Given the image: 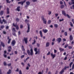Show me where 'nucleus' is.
Listing matches in <instances>:
<instances>
[{
	"label": "nucleus",
	"instance_id": "nucleus-1",
	"mask_svg": "<svg viewBox=\"0 0 74 74\" xmlns=\"http://www.w3.org/2000/svg\"><path fill=\"white\" fill-rule=\"evenodd\" d=\"M34 51L36 52L35 53V55H37L38 53V55L40 54V49H38V51H37V48H34Z\"/></svg>",
	"mask_w": 74,
	"mask_h": 74
},
{
	"label": "nucleus",
	"instance_id": "nucleus-2",
	"mask_svg": "<svg viewBox=\"0 0 74 74\" xmlns=\"http://www.w3.org/2000/svg\"><path fill=\"white\" fill-rule=\"evenodd\" d=\"M62 14H63V15H64V16H67L68 18H70V16H69V14H67L66 15V12H65V11H64L62 10Z\"/></svg>",
	"mask_w": 74,
	"mask_h": 74
},
{
	"label": "nucleus",
	"instance_id": "nucleus-3",
	"mask_svg": "<svg viewBox=\"0 0 74 74\" xmlns=\"http://www.w3.org/2000/svg\"><path fill=\"white\" fill-rule=\"evenodd\" d=\"M30 51L31 52V53L30 52V51L29 50H28L27 51V52L29 55H33V49H31L30 50Z\"/></svg>",
	"mask_w": 74,
	"mask_h": 74
},
{
	"label": "nucleus",
	"instance_id": "nucleus-4",
	"mask_svg": "<svg viewBox=\"0 0 74 74\" xmlns=\"http://www.w3.org/2000/svg\"><path fill=\"white\" fill-rule=\"evenodd\" d=\"M27 25L28 26V29L27 31V33H28V32H29L30 31V25H29V24L27 23Z\"/></svg>",
	"mask_w": 74,
	"mask_h": 74
},
{
	"label": "nucleus",
	"instance_id": "nucleus-5",
	"mask_svg": "<svg viewBox=\"0 0 74 74\" xmlns=\"http://www.w3.org/2000/svg\"><path fill=\"white\" fill-rule=\"evenodd\" d=\"M15 43H16L15 41V40H13L12 41L11 44L12 45V46H14L15 45Z\"/></svg>",
	"mask_w": 74,
	"mask_h": 74
},
{
	"label": "nucleus",
	"instance_id": "nucleus-6",
	"mask_svg": "<svg viewBox=\"0 0 74 74\" xmlns=\"http://www.w3.org/2000/svg\"><path fill=\"white\" fill-rule=\"evenodd\" d=\"M13 26L14 27H15L17 30H18V29H19V27H18V25L14 24V23H13Z\"/></svg>",
	"mask_w": 74,
	"mask_h": 74
},
{
	"label": "nucleus",
	"instance_id": "nucleus-7",
	"mask_svg": "<svg viewBox=\"0 0 74 74\" xmlns=\"http://www.w3.org/2000/svg\"><path fill=\"white\" fill-rule=\"evenodd\" d=\"M24 39L25 44H27V38H24Z\"/></svg>",
	"mask_w": 74,
	"mask_h": 74
},
{
	"label": "nucleus",
	"instance_id": "nucleus-8",
	"mask_svg": "<svg viewBox=\"0 0 74 74\" xmlns=\"http://www.w3.org/2000/svg\"><path fill=\"white\" fill-rule=\"evenodd\" d=\"M56 41H58V42H60V41H62V39H61V38H58L57 39Z\"/></svg>",
	"mask_w": 74,
	"mask_h": 74
},
{
	"label": "nucleus",
	"instance_id": "nucleus-9",
	"mask_svg": "<svg viewBox=\"0 0 74 74\" xmlns=\"http://www.w3.org/2000/svg\"><path fill=\"white\" fill-rule=\"evenodd\" d=\"M51 57H52V59H54L55 58V56H56V55L53 54L52 53H51Z\"/></svg>",
	"mask_w": 74,
	"mask_h": 74
},
{
	"label": "nucleus",
	"instance_id": "nucleus-10",
	"mask_svg": "<svg viewBox=\"0 0 74 74\" xmlns=\"http://www.w3.org/2000/svg\"><path fill=\"white\" fill-rule=\"evenodd\" d=\"M42 31L44 33H46L48 32V30L46 29H43L42 30Z\"/></svg>",
	"mask_w": 74,
	"mask_h": 74
},
{
	"label": "nucleus",
	"instance_id": "nucleus-11",
	"mask_svg": "<svg viewBox=\"0 0 74 74\" xmlns=\"http://www.w3.org/2000/svg\"><path fill=\"white\" fill-rule=\"evenodd\" d=\"M30 2H29V1H27L26 2V4H27V5H25V7H27V5H29V4H30Z\"/></svg>",
	"mask_w": 74,
	"mask_h": 74
},
{
	"label": "nucleus",
	"instance_id": "nucleus-12",
	"mask_svg": "<svg viewBox=\"0 0 74 74\" xmlns=\"http://www.w3.org/2000/svg\"><path fill=\"white\" fill-rule=\"evenodd\" d=\"M40 36H41V37H42V31H40L39 32Z\"/></svg>",
	"mask_w": 74,
	"mask_h": 74
},
{
	"label": "nucleus",
	"instance_id": "nucleus-13",
	"mask_svg": "<svg viewBox=\"0 0 74 74\" xmlns=\"http://www.w3.org/2000/svg\"><path fill=\"white\" fill-rule=\"evenodd\" d=\"M18 4H21V5H23V2L22 1L19 2H18Z\"/></svg>",
	"mask_w": 74,
	"mask_h": 74
},
{
	"label": "nucleus",
	"instance_id": "nucleus-14",
	"mask_svg": "<svg viewBox=\"0 0 74 74\" xmlns=\"http://www.w3.org/2000/svg\"><path fill=\"white\" fill-rule=\"evenodd\" d=\"M64 71V69H62L61 71L60 72V74H62L63 73Z\"/></svg>",
	"mask_w": 74,
	"mask_h": 74
},
{
	"label": "nucleus",
	"instance_id": "nucleus-15",
	"mask_svg": "<svg viewBox=\"0 0 74 74\" xmlns=\"http://www.w3.org/2000/svg\"><path fill=\"white\" fill-rule=\"evenodd\" d=\"M64 71V69H62L61 71L60 72V74H62L63 73Z\"/></svg>",
	"mask_w": 74,
	"mask_h": 74
},
{
	"label": "nucleus",
	"instance_id": "nucleus-16",
	"mask_svg": "<svg viewBox=\"0 0 74 74\" xmlns=\"http://www.w3.org/2000/svg\"><path fill=\"white\" fill-rule=\"evenodd\" d=\"M43 21V23L44 24H47V20L46 19H45V20H44Z\"/></svg>",
	"mask_w": 74,
	"mask_h": 74
},
{
	"label": "nucleus",
	"instance_id": "nucleus-17",
	"mask_svg": "<svg viewBox=\"0 0 74 74\" xmlns=\"http://www.w3.org/2000/svg\"><path fill=\"white\" fill-rule=\"evenodd\" d=\"M59 50H60V52H62V51H64V49L61 47H60L59 48Z\"/></svg>",
	"mask_w": 74,
	"mask_h": 74
},
{
	"label": "nucleus",
	"instance_id": "nucleus-18",
	"mask_svg": "<svg viewBox=\"0 0 74 74\" xmlns=\"http://www.w3.org/2000/svg\"><path fill=\"white\" fill-rule=\"evenodd\" d=\"M49 45V42H47L46 44V47H47Z\"/></svg>",
	"mask_w": 74,
	"mask_h": 74
},
{
	"label": "nucleus",
	"instance_id": "nucleus-19",
	"mask_svg": "<svg viewBox=\"0 0 74 74\" xmlns=\"http://www.w3.org/2000/svg\"><path fill=\"white\" fill-rule=\"evenodd\" d=\"M70 39L71 41H72V40H73V37H72V35L70 36Z\"/></svg>",
	"mask_w": 74,
	"mask_h": 74
},
{
	"label": "nucleus",
	"instance_id": "nucleus-20",
	"mask_svg": "<svg viewBox=\"0 0 74 74\" xmlns=\"http://www.w3.org/2000/svg\"><path fill=\"white\" fill-rule=\"evenodd\" d=\"M10 10V9H9L8 8H7V13L8 14L10 13V12L9 10Z\"/></svg>",
	"mask_w": 74,
	"mask_h": 74
},
{
	"label": "nucleus",
	"instance_id": "nucleus-21",
	"mask_svg": "<svg viewBox=\"0 0 74 74\" xmlns=\"http://www.w3.org/2000/svg\"><path fill=\"white\" fill-rule=\"evenodd\" d=\"M21 49H22L23 51H25V49H24V47L23 45L22 46Z\"/></svg>",
	"mask_w": 74,
	"mask_h": 74
},
{
	"label": "nucleus",
	"instance_id": "nucleus-22",
	"mask_svg": "<svg viewBox=\"0 0 74 74\" xmlns=\"http://www.w3.org/2000/svg\"><path fill=\"white\" fill-rule=\"evenodd\" d=\"M17 10L18 11H20V7L18 6L17 7Z\"/></svg>",
	"mask_w": 74,
	"mask_h": 74
},
{
	"label": "nucleus",
	"instance_id": "nucleus-23",
	"mask_svg": "<svg viewBox=\"0 0 74 74\" xmlns=\"http://www.w3.org/2000/svg\"><path fill=\"white\" fill-rule=\"evenodd\" d=\"M54 26L56 28H57L58 26V25L57 24H55Z\"/></svg>",
	"mask_w": 74,
	"mask_h": 74
},
{
	"label": "nucleus",
	"instance_id": "nucleus-24",
	"mask_svg": "<svg viewBox=\"0 0 74 74\" xmlns=\"http://www.w3.org/2000/svg\"><path fill=\"white\" fill-rule=\"evenodd\" d=\"M1 45H2L3 47H4V43L2 42H1Z\"/></svg>",
	"mask_w": 74,
	"mask_h": 74
},
{
	"label": "nucleus",
	"instance_id": "nucleus-25",
	"mask_svg": "<svg viewBox=\"0 0 74 74\" xmlns=\"http://www.w3.org/2000/svg\"><path fill=\"white\" fill-rule=\"evenodd\" d=\"M11 70L10 69L7 72V74H10L11 73Z\"/></svg>",
	"mask_w": 74,
	"mask_h": 74
},
{
	"label": "nucleus",
	"instance_id": "nucleus-26",
	"mask_svg": "<svg viewBox=\"0 0 74 74\" xmlns=\"http://www.w3.org/2000/svg\"><path fill=\"white\" fill-rule=\"evenodd\" d=\"M0 15H3V11H1V12L0 14Z\"/></svg>",
	"mask_w": 74,
	"mask_h": 74
},
{
	"label": "nucleus",
	"instance_id": "nucleus-27",
	"mask_svg": "<svg viewBox=\"0 0 74 74\" xmlns=\"http://www.w3.org/2000/svg\"><path fill=\"white\" fill-rule=\"evenodd\" d=\"M3 21L4 22L5 24L7 23V21H6V20H5L4 19H3Z\"/></svg>",
	"mask_w": 74,
	"mask_h": 74
},
{
	"label": "nucleus",
	"instance_id": "nucleus-28",
	"mask_svg": "<svg viewBox=\"0 0 74 74\" xmlns=\"http://www.w3.org/2000/svg\"><path fill=\"white\" fill-rule=\"evenodd\" d=\"M34 42H33L32 43V44L33 45V44H35V43H36V40H35V39H34Z\"/></svg>",
	"mask_w": 74,
	"mask_h": 74
},
{
	"label": "nucleus",
	"instance_id": "nucleus-29",
	"mask_svg": "<svg viewBox=\"0 0 74 74\" xmlns=\"http://www.w3.org/2000/svg\"><path fill=\"white\" fill-rule=\"evenodd\" d=\"M51 23V21L50 20L48 21L47 22V23L48 24H50V23Z\"/></svg>",
	"mask_w": 74,
	"mask_h": 74
},
{
	"label": "nucleus",
	"instance_id": "nucleus-30",
	"mask_svg": "<svg viewBox=\"0 0 74 74\" xmlns=\"http://www.w3.org/2000/svg\"><path fill=\"white\" fill-rule=\"evenodd\" d=\"M11 39H9L8 41V44H10V42L11 41Z\"/></svg>",
	"mask_w": 74,
	"mask_h": 74
},
{
	"label": "nucleus",
	"instance_id": "nucleus-31",
	"mask_svg": "<svg viewBox=\"0 0 74 74\" xmlns=\"http://www.w3.org/2000/svg\"><path fill=\"white\" fill-rule=\"evenodd\" d=\"M70 25L72 27H73V23L71 22H70Z\"/></svg>",
	"mask_w": 74,
	"mask_h": 74
},
{
	"label": "nucleus",
	"instance_id": "nucleus-32",
	"mask_svg": "<svg viewBox=\"0 0 74 74\" xmlns=\"http://www.w3.org/2000/svg\"><path fill=\"white\" fill-rule=\"evenodd\" d=\"M64 34L65 36H67V32H65L64 33Z\"/></svg>",
	"mask_w": 74,
	"mask_h": 74
},
{
	"label": "nucleus",
	"instance_id": "nucleus-33",
	"mask_svg": "<svg viewBox=\"0 0 74 74\" xmlns=\"http://www.w3.org/2000/svg\"><path fill=\"white\" fill-rule=\"evenodd\" d=\"M7 3H10L11 1H9V0H6Z\"/></svg>",
	"mask_w": 74,
	"mask_h": 74
},
{
	"label": "nucleus",
	"instance_id": "nucleus-34",
	"mask_svg": "<svg viewBox=\"0 0 74 74\" xmlns=\"http://www.w3.org/2000/svg\"><path fill=\"white\" fill-rule=\"evenodd\" d=\"M43 72V71H42V72H39L38 73V74H43V73H42V72Z\"/></svg>",
	"mask_w": 74,
	"mask_h": 74
},
{
	"label": "nucleus",
	"instance_id": "nucleus-35",
	"mask_svg": "<svg viewBox=\"0 0 74 74\" xmlns=\"http://www.w3.org/2000/svg\"><path fill=\"white\" fill-rule=\"evenodd\" d=\"M12 34L13 36H16V34H15V32H13Z\"/></svg>",
	"mask_w": 74,
	"mask_h": 74
},
{
	"label": "nucleus",
	"instance_id": "nucleus-36",
	"mask_svg": "<svg viewBox=\"0 0 74 74\" xmlns=\"http://www.w3.org/2000/svg\"><path fill=\"white\" fill-rule=\"evenodd\" d=\"M25 23H27V22H29V21L27 20V19H26L25 20Z\"/></svg>",
	"mask_w": 74,
	"mask_h": 74
},
{
	"label": "nucleus",
	"instance_id": "nucleus-37",
	"mask_svg": "<svg viewBox=\"0 0 74 74\" xmlns=\"http://www.w3.org/2000/svg\"><path fill=\"white\" fill-rule=\"evenodd\" d=\"M69 45H68V44H67L66 45H65V47H64V48H67V46H68Z\"/></svg>",
	"mask_w": 74,
	"mask_h": 74
},
{
	"label": "nucleus",
	"instance_id": "nucleus-38",
	"mask_svg": "<svg viewBox=\"0 0 74 74\" xmlns=\"http://www.w3.org/2000/svg\"><path fill=\"white\" fill-rule=\"evenodd\" d=\"M41 18H42V21L45 19L44 18V16H42Z\"/></svg>",
	"mask_w": 74,
	"mask_h": 74
},
{
	"label": "nucleus",
	"instance_id": "nucleus-39",
	"mask_svg": "<svg viewBox=\"0 0 74 74\" xmlns=\"http://www.w3.org/2000/svg\"><path fill=\"white\" fill-rule=\"evenodd\" d=\"M51 13H52V12L51 11H49L48 14V15H51Z\"/></svg>",
	"mask_w": 74,
	"mask_h": 74
},
{
	"label": "nucleus",
	"instance_id": "nucleus-40",
	"mask_svg": "<svg viewBox=\"0 0 74 74\" xmlns=\"http://www.w3.org/2000/svg\"><path fill=\"white\" fill-rule=\"evenodd\" d=\"M64 5H62L61 6V8H64Z\"/></svg>",
	"mask_w": 74,
	"mask_h": 74
},
{
	"label": "nucleus",
	"instance_id": "nucleus-41",
	"mask_svg": "<svg viewBox=\"0 0 74 74\" xmlns=\"http://www.w3.org/2000/svg\"><path fill=\"white\" fill-rule=\"evenodd\" d=\"M64 21V19L62 18V19H60L59 20V22H62V21Z\"/></svg>",
	"mask_w": 74,
	"mask_h": 74
},
{
	"label": "nucleus",
	"instance_id": "nucleus-42",
	"mask_svg": "<svg viewBox=\"0 0 74 74\" xmlns=\"http://www.w3.org/2000/svg\"><path fill=\"white\" fill-rule=\"evenodd\" d=\"M12 30L13 32H16V31L15 30V28H13L12 29Z\"/></svg>",
	"mask_w": 74,
	"mask_h": 74
},
{
	"label": "nucleus",
	"instance_id": "nucleus-43",
	"mask_svg": "<svg viewBox=\"0 0 74 74\" xmlns=\"http://www.w3.org/2000/svg\"><path fill=\"white\" fill-rule=\"evenodd\" d=\"M68 48H69V49H72V47H71V46H69Z\"/></svg>",
	"mask_w": 74,
	"mask_h": 74
},
{
	"label": "nucleus",
	"instance_id": "nucleus-44",
	"mask_svg": "<svg viewBox=\"0 0 74 74\" xmlns=\"http://www.w3.org/2000/svg\"><path fill=\"white\" fill-rule=\"evenodd\" d=\"M0 23L1 24H3V21H1V18H0Z\"/></svg>",
	"mask_w": 74,
	"mask_h": 74
},
{
	"label": "nucleus",
	"instance_id": "nucleus-45",
	"mask_svg": "<svg viewBox=\"0 0 74 74\" xmlns=\"http://www.w3.org/2000/svg\"><path fill=\"white\" fill-rule=\"evenodd\" d=\"M51 53V52L50 51H49L48 52V53L47 54V55H50V54Z\"/></svg>",
	"mask_w": 74,
	"mask_h": 74
},
{
	"label": "nucleus",
	"instance_id": "nucleus-46",
	"mask_svg": "<svg viewBox=\"0 0 74 74\" xmlns=\"http://www.w3.org/2000/svg\"><path fill=\"white\" fill-rule=\"evenodd\" d=\"M20 28L21 29H22L23 28V25H20Z\"/></svg>",
	"mask_w": 74,
	"mask_h": 74
},
{
	"label": "nucleus",
	"instance_id": "nucleus-47",
	"mask_svg": "<svg viewBox=\"0 0 74 74\" xmlns=\"http://www.w3.org/2000/svg\"><path fill=\"white\" fill-rule=\"evenodd\" d=\"M16 21H17V22H18L19 20V18H16Z\"/></svg>",
	"mask_w": 74,
	"mask_h": 74
},
{
	"label": "nucleus",
	"instance_id": "nucleus-48",
	"mask_svg": "<svg viewBox=\"0 0 74 74\" xmlns=\"http://www.w3.org/2000/svg\"><path fill=\"white\" fill-rule=\"evenodd\" d=\"M71 0V1L72 3L73 4H74V0Z\"/></svg>",
	"mask_w": 74,
	"mask_h": 74
},
{
	"label": "nucleus",
	"instance_id": "nucleus-49",
	"mask_svg": "<svg viewBox=\"0 0 74 74\" xmlns=\"http://www.w3.org/2000/svg\"><path fill=\"white\" fill-rule=\"evenodd\" d=\"M54 52L55 53H56V52H57V50H56L54 49Z\"/></svg>",
	"mask_w": 74,
	"mask_h": 74
},
{
	"label": "nucleus",
	"instance_id": "nucleus-50",
	"mask_svg": "<svg viewBox=\"0 0 74 74\" xmlns=\"http://www.w3.org/2000/svg\"><path fill=\"white\" fill-rule=\"evenodd\" d=\"M4 27V25H2L1 26V29H3Z\"/></svg>",
	"mask_w": 74,
	"mask_h": 74
},
{
	"label": "nucleus",
	"instance_id": "nucleus-51",
	"mask_svg": "<svg viewBox=\"0 0 74 74\" xmlns=\"http://www.w3.org/2000/svg\"><path fill=\"white\" fill-rule=\"evenodd\" d=\"M4 66H6L7 65V63L5 62H4Z\"/></svg>",
	"mask_w": 74,
	"mask_h": 74
},
{
	"label": "nucleus",
	"instance_id": "nucleus-52",
	"mask_svg": "<svg viewBox=\"0 0 74 74\" xmlns=\"http://www.w3.org/2000/svg\"><path fill=\"white\" fill-rule=\"evenodd\" d=\"M24 56H24V55L21 56V59H22V58H24Z\"/></svg>",
	"mask_w": 74,
	"mask_h": 74
},
{
	"label": "nucleus",
	"instance_id": "nucleus-53",
	"mask_svg": "<svg viewBox=\"0 0 74 74\" xmlns=\"http://www.w3.org/2000/svg\"><path fill=\"white\" fill-rule=\"evenodd\" d=\"M58 15H59V14H55V15H56V17L58 16Z\"/></svg>",
	"mask_w": 74,
	"mask_h": 74
},
{
	"label": "nucleus",
	"instance_id": "nucleus-54",
	"mask_svg": "<svg viewBox=\"0 0 74 74\" xmlns=\"http://www.w3.org/2000/svg\"><path fill=\"white\" fill-rule=\"evenodd\" d=\"M67 57H66L64 59V60H66V59H67Z\"/></svg>",
	"mask_w": 74,
	"mask_h": 74
},
{
	"label": "nucleus",
	"instance_id": "nucleus-55",
	"mask_svg": "<svg viewBox=\"0 0 74 74\" xmlns=\"http://www.w3.org/2000/svg\"><path fill=\"white\" fill-rule=\"evenodd\" d=\"M4 57H5V58H6L7 57V55L5 54H3Z\"/></svg>",
	"mask_w": 74,
	"mask_h": 74
},
{
	"label": "nucleus",
	"instance_id": "nucleus-56",
	"mask_svg": "<svg viewBox=\"0 0 74 74\" xmlns=\"http://www.w3.org/2000/svg\"><path fill=\"white\" fill-rule=\"evenodd\" d=\"M19 74H22V72L20 70L19 72Z\"/></svg>",
	"mask_w": 74,
	"mask_h": 74
},
{
	"label": "nucleus",
	"instance_id": "nucleus-57",
	"mask_svg": "<svg viewBox=\"0 0 74 74\" xmlns=\"http://www.w3.org/2000/svg\"><path fill=\"white\" fill-rule=\"evenodd\" d=\"M34 38H36V40H37V39L38 37H37V36H36L35 37H34Z\"/></svg>",
	"mask_w": 74,
	"mask_h": 74
},
{
	"label": "nucleus",
	"instance_id": "nucleus-58",
	"mask_svg": "<svg viewBox=\"0 0 74 74\" xmlns=\"http://www.w3.org/2000/svg\"><path fill=\"white\" fill-rule=\"evenodd\" d=\"M11 63L8 64V66H11Z\"/></svg>",
	"mask_w": 74,
	"mask_h": 74
},
{
	"label": "nucleus",
	"instance_id": "nucleus-59",
	"mask_svg": "<svg viewBox=\"0 0 74 74\" xmlns=\"http://www.w3.org/2000/svg\"><path fill=\"white\" fill-rule=\"evenodd\" d=\"M74 68V64H73L72 66V69L73 70Z\"/></svg>",
	"mask_w": 74,
	"mask_h": 74
},
{
	"label": "nucleus",
	"instance_id": "nucleus-60",
	"mask_svg": "<svg viewBox=\"0 0 74 74\" xmlns=\"http://www.w3.org/2000/svg\"><path fill=\"white\" fill-rule=\"evenodd\" d=\"M71 43V44H74V40Z\"/></svg>",
	"mask_w": 74,
	"mask_h": 74
},
{
	"label": "nucleus",
	"instance_id": "nucleus-61",
	"mask_svg": "<svg viewBox=\"0 0 74 74\" xmlns=\"http://www.w3.org/2000/svg\"><path fill=\"white\" fill-rule=\"evenodd\" d=\"M73 62H71V63H70V65H72L73 64Z\"/></svg>",
	"mask_w": 74,
	"mask_h": 74
},
{
	"label": "nucleus",
	"instance_id": "nucleus-62",
	"mask_svg": "<svg viewBox=\"0 0 74 74\" xmlns=\"http://www.w3.org/2000/svg\"><path fill=\"white\" fill-rule=\"evenodd\" d=\"M69 5H71V4H72V3L71 2H69Z\"/></svg>",
	"mask_w": 74,
	"mask_h": 74
},
{
	"label": "nucleus",
	"instance_id": "nucleus-63",
	"mask_svg": "<svg viewBox=\"0 0 74 74\" xmlns=\"http://www.w3.org/2000/svg\"><path fill=\"white\" fill-rule=\"evenodd\" d=\"M40 45L39 44H37V47H40Z\"/></svg>",
	"mask_w": 74,
	"mask_h": 74
},
{
	"label": "nucleus",
	"instance_id": "nucleus-64",
	"mask_svg": "<svg viewBox=\"0 0 74 74\" xmlns=\"http://www.w3.org/2000/svg\"><path fill=\"white\" fill-rule=\"evenodd\" d=\"M3 34H6V32H5V31H3Z\"/></svg>",
	"mask_w": 74,
	"mask_h": 74
}]
</instances>
